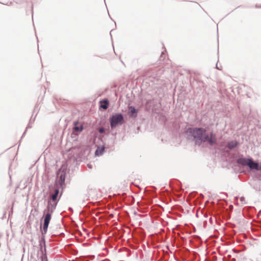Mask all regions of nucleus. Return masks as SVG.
I'll return each instance as SVG.
<instances>
[{"label":"nucleus","mask_w":261,"mask_h":261,"mask_svg":"<svg viewBox=\"0 0 261 261\" xmlns=\"http://www.w3.org/2000/svg\"><path fill=\"white\" fill-rule=\"evenodd\" d=\"M129 112L132 114V115L133 116L134 114H136L137 111L135 108L132 106L129 107Z\"/></svg>","instance_id":"nucleus-14"},{"label":"nucleus","mask_w":261,"mask_h":261,"mask_svg":"<svg viewBox=\"0 0 261 261\" xmlns=\"http://www.w3.org/2000/svg\"><path fill=\"white\" fill-rule=\"evenodd\" d=\"M78 123L77 122H75V125H76ZM83 129V126H81L80 127L79 126H75L74 127V130L76 132H81Z\"/></svg>","instance_id":"nucleus-13"},{"label":"nucleus","mask_w":261,"mask_h":261,"mask_svg":"<svg viewBox=\"0 0 261 261\" xmlns=\"http://www.w3.org/2000/svg\"><path fill=\"white\" fill-rule=\"evenodd\" d=\"M248 166L251 169H256V170H260L261 168H258V164L255 162H253L251 159L250 161H249Z\"/></svg>","instance_id":"nucleus-5"},{"label":"nucleus","mask_w":261,"mask_h":261,"mask_svg":"<svg viewBox=\"0 0 261 261\" xmlns=\"http://www.w3.org/2000/svg\"><path fill=\"white\" fill-rule=\"evenodd\" d=\"M105 132V129L103 127H101L99 129V132L100 133H103Z\"/></svg>","instance_id":"nucleus-15"},{"label":"nucleus","mask_w":261,"mask_h":261,"mask_svg":"<svg viewBox=\"0 0 261 261\" xmlns=\"http://www.w3.org/2000/svg\"><path fill=\"white\" fill-rule=\"evenodd\" d=\"M104 151V148H99L98 147L96 151H95V154L97 155H101Z\"/></svg>","instance_id":"nucleus-11"},{"label":"nucleus","mask_w":261,"mask_h":261,"mask_svg":"<svg viewBox=\"0 0 261 261\" xmlns=\"http://www.w3.org/2000/svg\"><path fill=\"white\" fill-rule=\"evenodd\" d=\"M237 145V142L236 141H231L228 144V147L230 149H232Z\"/></svg>","instance_id":"nucleus-10"},{"label":"nucleus","mask_w":261,"mask_h":261,"mask_svg":"<svg viewBox=\"0 0 261 261\" xmlns=\"http://www.w3.org/2000/svg\"><path fill=\"white\" fill-rule=\"evenodd\" d=\"M124 119L122 114H116L110 118L111 126L112 128L115 127L118 125L123 123Z\"/></svg>","instance_id":"nucleus-2"},{"label":"nucleus","mask_w":261,"mask_h":261,"mask_svg":"<svg viewBox=\"0 0 261 261\" xmlns=\"http://www.w3.org/2000/svg\"><path fill=\"white\" fill-rule=\"evenodd\" d=\"M187 132L194 138L195 143L198 145L202 142H207L212 145L216 142V135L212 132L207 133L205 129L203 128H190Z\"/></svg>","instance_id":"nucleus-1"},{"label":"nucleus","mask_w":261,"mask_h":261,"mask_svg":"<svg viewBox=\"0 0 261 261\" xmlns=\"http://www.w3.org/2000/svg\"><path fill=\"white\" fill-rule=\"evenodd\" d=\"M250 159H242L240 160L239 162L242 164L243 165H247L248 166L249 165V161H250Z\"/></svg>","instance_id":"nucleus-9"},{"label":"nucleus","mask_w":261,"mask_h":261,"mask_svg":"<svg viewBox=\"0 0 261 261\" xmlns=\"http://www.w3.org/2000/svg\"><path fill=\"white\" fill-rule=\"evenodd\" d=\"M59 190L58 189H56L55 190V192L54 194H53L51 195V199L53 200V201H56L57 200V196L59 194Z\"/></svg>","instance_id":"nucleus-12"},{"label":"nucleus","mask_w":261,"mask_h":261,"mask_svg":"<svg viewBox=\"0 0 261 261\" xmlns=\"http://www.w3.org/2000/svg\"><path fill=\"white\" fill-rule=\"evenodd\" d=\"M75 233L78 234L79 236H83L85 238H86V236L87 237H89V234L88 232V229H81V230L79 229H75Z\"/></svg>","instance_id":"nucleus-4"},{"label":"nucleus","mask_w":261,"mask_h":261,"mask_svg":"<svg viewBox=\"0 0 261 261\" xmlns=\"http://www.w3.org/2000/svg\"><path fill=\"white\" fill-rule=\"evenodd\" d=\"M65 178V174H64V173L61 174V175H60L59 180V182L60 183V184L61 185H62L64 183Z\"/></svg>","instance_id":"nucleus-8"},{"label":"nucleus","mask_w":261,"mask_h":261,"mask_svg":"<svg viewBox=\"0 0 261 261\" xmlns=\"http://www.w3.org/2000/svg\"><path fill=\"white\" fill-rule=\"evenodd\" d=\"M40 230H41V234H42V237H41V241L40 242V244L41 246H42V244H45L44 234H46L47 229H40Z\"/></svg>","instance_id":"nucleus-6"},{"label":"nucleus","mask_w":261,"mask_h":261,"mask_svg":"<svg viewBox=\"0 0 261 261\" xmlns=\"http://www.w3.org/2000/svg\"><path fill=\"white\" fill-rule=\"evenodd\" d=\"M50 219L51 214L49 213L46 214L44 219L43 228H47Z\"/></svg>","instance_id":"nucleus-3"},{"label":"nucleus","mask_w":261,"mask_h":261,"mask_svg":"<svg viewBox=\"0 0 261 261\" xmlns=\"http://www.w3.org/2000/svg\"><path fill=\"white\" fill-rule=\"evenodd\" d=\"M108 101L107 100H105L103 101H100V107L105 110L108 108Z\"/></svg>","instance_id":"nucleus-7"}]
</instances>
